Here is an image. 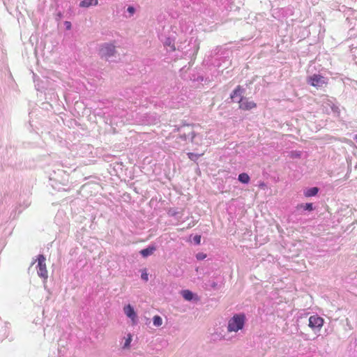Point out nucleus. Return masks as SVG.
<instances>
[{
    "label": "nucleus",
    "instance_id": "1",
    "mask_svg": "<svg viewBox=\"0 0 357 357\" xmlns=\"http://www.w3.org/2000/svg\"><path fill=\"white\" fill-rule=\"evenodd\" d=\"M245 321L244 314H236L228 321L227 331L229 332H238L241 330Z\"/></svg>",
    "mask_w": 357,
    "mask_h": 357
},
{
    "label": "nucleus",
    "instance_id": "2",
    "mask_svg": "<svg viewBox=\"0 0 357 357\" xmlns=\"http://www.w3.org/2000/svg\"><path fill=\"white\" fill-rule=\"evenodd\" d=\"M45 261L46 258L45 257L44 255H39L38 256V264L36 266L37 273L38 276L43 278L44 280H47L48 278V271L47 270Z\"/></svg>",
    "mask_w": 357,
    "mask_h": 357
},
{
    "label": "nucleus",
    "instance_id": "3",
    "mask_svg": "<svg viewBox=\"0 0 357 357\" xmlns=\"http://www.w3.org/2000/svg\"><path fill=\"white\" fill-rule=\"evenodd\" d=\"M307 82L312 86L320 88L326 86L328 82L324 77L321 75L314 74L307 78Z\"/></svg>",
    "mask_w": 357,
    "mask_h": 357
},
{
    "label": "nucleus",
    "instance_id": "4",
    "mask_svg": "<svg viewBox=\"0 0 357 357\" xmlns=\"http://www.w3.org/2000/svg\"><path fill=\"white\" fill-rule=\"evenodd\" d=\"M100 52L102 57L109 58L114 55L115 46L112 43H105L101 46Z\"/></svg>",
    "mask_w": 357,
    "mask_h": 357
},
{
    "label": "nucleus",
    "instance_id": "5",
    "mask_svg": "<svg viewBox=\"0 0 357 357\" xmlns=\"http://www.w3.org/2000/svg\"><path fill=\"white\" fill-rule=\"evenodd\" d=\"M324 324V320L322 317L318 315H312L309 318V327L312 330H320Z\"/></svg>",
    "mask_w": 357,
    "mask_h": 357
},
{
    "label": "nucleus",
    "instance_id": "6",
    "mask_svg": "<svg viewBox=\"0 0 357 357\" xmlns=\"http://www.w3.org/2000/svg\"><path fill=\"white\" fill-rule=\"evenodd\" d=\"M178 130L181 132L180 138L182 139L183 140L185 141L190 138L192 140L195 136L193 128L190 126H187L183 128L178 129Z\"/></svg>",
    "mask_w": 357,
    "mask_h": 357
},
{
    "label": "nucleus",
    "instance_id": "7",
    "mask_svg": "<svg viewBox=\"0 0 357 357\" xmlns=\"http://www.w3.org/2000/svg\"><path fill=\"white\" fill-rule=\"evenodd\" d=\"M238 102L239 108L243 110H250L257 107V104L254 101L250 100L247 98L241 97Z\"/></svg>",
    "mask_w": 357,
    "mask_h": 357
},
{
    "label": "nucleus",
    "instance_id": "8",
    "mask_svg": "<svg viewBox=\"0 0 357 357\" xmlns=\"http://www.w3.org/2000/svg\"><path fill=\"white\" fill-rule=\"evenodd\" d=\"M123 311L126 315L129 317L133 323H135L137 319V314L133 307L130 305H127L123 307Z\"/></svg>",
    "mask_w": 357,
    "mask_h": 357
},
{
    "label": "nucleus",
    "instance_id": "9",
    "mask_svg": "<svg viewBox=\"0 0 357 357\" xmlns=\"http://www.w3.org/2000/svg\"><path fill=\"white\" fill-rule=\"evenodd\" d=\"M98 0H83L80 2L79 6L83 8H88L91 6L98 5Z\"/></svg>",
    "mask_w": 357,
    "mask_h": 357
},
{
    "label": "nucleus",
    "instance_id": "10",
    "mask_svg": "<svg viewBox=\"0 0 357 357\" xmlns=\"http://www.w3.org/2000/svg\"><path fill=\"white\" fill-rule=\"evenodd\" d=\"M155 250V247L154 246H149L145 249H143L140 251V254L144 257H146L153 253V252Z\"/></svg>",
    "mask_w": 357,
    "mask_h": 357
},
{
    "label": "nucleus",
    "instance_id": "11",
    "mask_svg": "<svg viewBox=\"0 0 357 357\" xmlns=\"http://www.w3.org/2000/svg\"><path fill=\"white\" fill-rule=\"evenodd\" d=\"M243 91L244 89L240 85L237 86L231 94V98L234 99L236 96H241Z\"/></svg>",
    "mask_w": 357,
    "mask_h": 357
},
{
    "label": "nucleus",
    "instance_id": "12",
    "mask_svg": "<svg viewBox=\"0 0 357 357\" xmlns=\"http://www.w3.org/2000/svg\"><path fill=\"white\" fill-rule=\"evenodd\" d=\"M238 179L242 183H248L250 178L247 173H241L238 175Z\"/></svg>",
    "mask_w": 357,
    "mask_h": 357
},
{
    "label": "nucleus",
    "instance_id": "13",
    "mask_svg": "<svg viewBox=\"0 0 357 357\" xmlns=\"http://www.w3.org/2000/svg\"><path fill=\"white\" fill-rule=\"evenodd\" d=\"M319 189L317 187L311 188L307 190L305 192L306 197H312L318 193Z\"/></svg>",
    "mask_w": 357,
    "mask_h": 357
},
{
    "label": "nucleus",
    "instance_id": "14",
    "mask_svg": "<svg viewBox=\"0 0 357 357\" xmlns=\"http://www.w3.org/2000/svg\"><path fill=\"white\" fill-rule=\"evenodd\" d=\"M181 294L186 301H191L193 298V294L190 290H183Z\"/></svg>",
    "mask_w": 357,
    "mask_h": 357
},
{
    "label": "nucleus",
    "instance_id": "15",
    "mask_svg": "<svg viewBox=\"0 0 357 357\" xmlns=\"http://www.w3.org/2000/svg\"><path fill=\"white\" fill-rule=\"evenodd\" d=\"M153 325L155 326H160L162 324V319L158 315H155L153 318Z\"/></svg>",
    "mask_w": 357,
    "mask_h": 357
},
{
    "label": "nucleus",
    "instance_id": "16",
    "mask_svg": "<svg viewBox=\"0 0 357 357\" xmlns=\"http://www.w3.org/2000/svg\"><path fill=\"white\" fill-rule=\"evenodd\" d=\"M204 153L195 154L193 153H188V156L191 160H196L199 156L203 155Z\"/></svg>",
    "mask_w": 357,
    "mask_h": 357
},
{
    "label": "nucleus",
    "instance_id": "17",
    "mask_svg": "<svg viewBox=\"0 0 357 357\" xmlns=\"http://www.w3.org/2000/svg\"><path fill=\"white\" fill-rule=\"evenodd\" d=\"M131 341H132V335H131V334H128V337L126 339L123 347L129 348Z\"/></svg>",
    "mask_w": 357,
    "mask_h": 357
},
{
    "label": "nucleus",
    "instance_id": "18",
    "mask_svg": "<svg viewBox=\"0 0 357 357\" xmlns=\"http://www.w3.org/2000/svg\"><path fill=\"white\" fill-rule=\"evenodd\" d=\"M301 207H303L305 210L310 211L313 210V206H312V203H307L304 205H301Z\"/></svg>",
    "mask_w": 357,
    "mask_h": 357
},
{
    "label": "nucleus",
    "instance_id": "19",
    "mask_svg": "<svg viewBox=\"0 0 357 357\" xmlns=\"http://www.w3.org/2000/svg\"><path fill=\"white\" fill-rule=\"evenodd\" d=\"M193 239L196 244H197V245L200 244V243H201V236L200 235H196Z\"/></svg>",
    "mask_w": 357,
    "mask_h": 357
},
{
    "label": "nucleus",
    "instance_id": "20",
    "mask_svg": "<svg viewBox=\"0 0 357 357\" xmlns=\"http://www.w3.org/2000/svg\"><path fill=\"white\" fill-rule=\"evenodd\" d=\"M141 278L144 281H148V280H149V275H148V273L146 272L142 273V275H141Z\"/></svg>",
    "mask_w": 357,
    "mask_h": 357
},
{
    "label": "nucleus",
    "instance_id": "21",
    "mask_svg": "<svg viewBox=\"0 0 357 357\" xmlns=\"http://www.w3.org/2000/svg\"><path fill=\"white\" fill-rule=\"evenodd\" d=\"M206 255L203 254V253H199L197 255V259H204V258H206Z\"/></svg>",
    "mask_w": 357,
    "mask_h": 357
},
{
    "label": "nucleus",
    "instance_id": "22",
    "mask_svg": "<svg viewBox=\"0 0 357 357\" xmlns=\"http://www.w3.org/2000/svg\"><path fill=\"white\" fill-rule=\"evenodd\" d=\"M66 29L70 30L71 29V23L68 21L65 22Z\"/></svg>",
    "mask_w": 357,
    "mask_h": 357
},
{
    "label": "nucleus",
    "instance_id": "23",
    "mask_svg": "<svg viewBox=\"0 0 357 357\" xmlns=\"http://www.w3.org/2000/svg\"><path fill=\"white\" fill-rule=\"evenodd\" d=\"M128 11L130 13V14H133L135 13V8L132 6H129L128 8Z\"/></svg>",
    "mask_w": 357,
    "mask_h": 357
},
{
    "label": "nucleus",
    "instance_id": "24",
    "mask_svg": "<svg viewBox=\"0 0 357 357\" xmlns=\"http://www.w3.org/2000/svg\"><path fill=\"white\" fill-rule=\"evenodd\" d=\"M259 188H263V189H264V188H266V183H264V182L260 183H259Z\"/></svg>",
    "mask_w": 357,
    "mask_h": 357
},
{
    "label": "nucleus",
    "instance_id": "25",
    "mask_svg": "<svg viewBox=\"0 0 357 357\" xmlns=\"http://www.w3.org/2000/svg\"><path fill=\"white\" fill-rule=\"evenodd\" d=\"M166 45H171V42L169 41V39H168L167 41L166 42Z\"/></svg>",
    "mask_w": 357,
    "mask_h": 357
},
{
    "label": "nucleus",
    "instance_id": "26",
    "mask_svg": "<svg viewBox=\"0 0 357 357\" xmlns=\"http://www.w3.org/2000/svg\"><path fill=\"white\" fill-rule=\"evenodd\" d=\"M172 50H175V47H174V45H172Z\"/></svg>",
    "mask_w": 357,
    "mask_h": 357
}]
</instances>
